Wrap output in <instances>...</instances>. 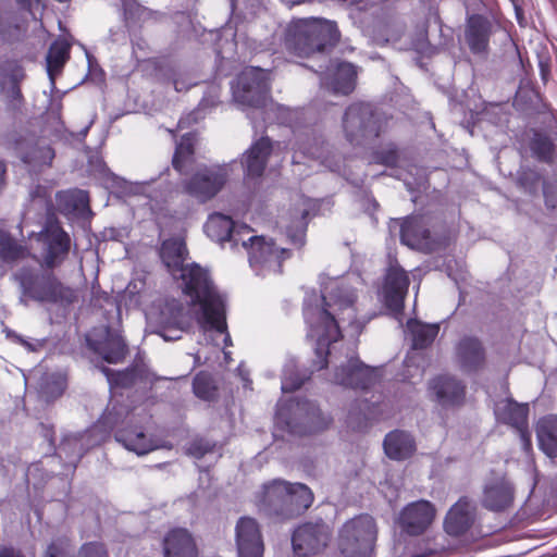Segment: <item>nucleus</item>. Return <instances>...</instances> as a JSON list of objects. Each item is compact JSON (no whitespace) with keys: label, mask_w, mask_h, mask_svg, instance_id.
Listing matches in <instances>:
<instances>
[{"label":"nucleus","mask_w":557,"mask_h":557,"mask_svg":"<svg viewBox=\"0 0 557 557\" xmlns=\"http://www.w3.org/2000/svg\"><path fill=\"white\" fill-rule=\"evenodd\" d=\"M513 499V488L505 478L490 480L483 491L482 505L493 511H502Z\"/></svg>","instance_id":"28"},{"label":"nucleus","mask_w":557,"mask_h":557,"mask_svg":"<svg viewBox=\"0 0 557 557\" xmlns=\"http://www.w3.org/2000/svg\"><path fill=\"white\" fill-rule=\"evenodd\" d=\"M150 418L144 409L136 407L128 410L125 405L110 403L89 430L64 436L57 454L60 458L64 456L67 463L75 467L89 447L98 445L111 432H114L116 442L138 456L159 448H171V445L168 446L162 441L147 434L145 425Z\"/></svg>","instance_id":"3"},{"label":"nucleus","mask_w":557,"mask_h":557,"mask_svg":"<svg viewBox=\"0 0 557 557\" xmlns=\"http://www.w3.org/2000/svg\"><path fill=\"white\" fill-rule=\"evenodd\" d=\"M398 158V150L394 144H388L381 150L374 151L372 154V161L374 163L391 168L397 164Z\"/></svg>","instance_id":"48"},{"label":"nucleus","mask_w":557,"mask_h":557,"mask_svg":"<svg viewBox=\"0 0 557 557\" xmlns=\"http://www.w3.org/2000/svg\"><path fill=\"white\" fill-rule=\"evenodd\" d=\"M8 66L11 71L10 78L12 84H18L25 76L23 67L17 63H9Z\"/></svg>","instance_id":"57"},{"label":"nucleus","mask_w":557,"mask_h":557,"mask_svg":"<svg viewBox=\"0 0 557 557\" xmlns=\"http://www.w3.org/2000/svg\"><path fill=\"white\" fill-rule=\"evenodd\" d=\"M234 101L247 112V117L257 133L263 124L277 123L292 128L294 135L293 162L302 159L318 161L332 171L334 166L329 158V150L321 135L313 126H300L298 121L304 111L274 103L270 95V72L260 67H246L231 84Z\"/></svg>","instance_id":"2"},{"label":"nucleus","mask_w":557,"mask_h":557,"mask_svg":"<svg viewBox=\"0 0 557 557\" xmlns=\"http://www.w3.org/2000/svg\"><path fill=\"white\" fill-rule=\"evenodd\" d=\"M175 280L181 281L183 293L190 297L191 304L187 307L196 310V319H208L210 310L221 314L226 299L214 286L207 269L197 263L186 264Z\"/></svg>","instance_id":"7"},{"label":"nucleus","mask_w":557,"mask_h":557,"mask_svg":"<svg viewBox=\"0 0 557 557\" xmlns=\"http://www.w3.org/2000/svg\"><path fill=\"white\" fill-rule=\"evenodd\" d=\"M543 194L545 199V205L549 209L557 208V186L552 183H544Z\"/></svg>","instance_id":"54"},{"label":"nucleus","mask_w":557,"mask_h":557,"mask_svg":"<svg viewBox=\"0 0 557 557\" xmlns=\"http://www.w3.org/2000/svg\"><path fill=\"white\" fill-rule=\"evenodd\" d=\"M15 280L20 284L23 297L38 302L66 307L76 299L75 290L61 283L52 274L22 268L15 273Z\"/></svg>","instance_id":"10"},{"label":"nucleus","mask_w":557,"mask_h":557,"mask_svg":"<svg viewBox=\"0 0 557 557\" xmlns=\"http://www.w3.org/2000/svg\"><path fill=\"white\" fill-rule=\"evenodd\" d=\"M194 144L195 136L191 133L183 135L181 140L176 144L172 164L182 175L189 172L194 162Z\"/></svg>","instance_id":"40"},{"label":"nucleus","mask_w":557,"mask_h":557,"mask_svg":"<svg viewBox=\"0 0 557 557\" xmlns=\"http://www.w3.org/2000/svg\"><path fill=\"white\" fill-rule=\"evenodd\" d=\"M154 182L156 180L153 178L144 182H128L124 178H120V186L128 194L141 195L147 194Z\"/></svg>","instance_id":"50"},{"label":"nucleus","mask_w":557,"mask_h":557,"mask_svg":"<svg viewBox=\"0 0 557 557\" xmlns=\"http://www.w3.org/2000/svg\"><path fill=\"white\" fill-rule=\"evenodd\" d=\"M122 5H123L124 14H125L126 17H127L128 14L131 16L134 14V10H135V7H136L135 0H122Z\"/></svg>","instance_id":"60"},{"label":"nucleus","mask_w":557,"mask_h":557,"mask_svg":"<svg viewBox=\"0 0 557 557\" xmlns=\"http://www.w3.org/2000/svg\"><path fill=\"white\" fill-rule=\"evenodd\" d=\"M87 344L109 363L123 361L127 354V346L123 337L119 333L112 332L109 327L106 329L102 341H96L92 338V335H89Z\"/></svg>","instance_id":"25"},{"label":"nucleus","mask_w":557,"mask_h":557,"mask_svg":"<svg viewBox=\"0 0 557 557\" xmlns=\"http://www.w3.org/2000/svg\"><path fill=\"white\" fill-rule=\"evenodd\" d=\"M60 111H61V103L58 102L55 104V107L51 108V110H50V112L48 114L53 116L55 120L60 121Z\"/></svg>","instance_id":"62"},{"label":"nucleus","mask_w":557,"mask_h":557,"mask_svg":"<svg viewBox=\"0 0 557 557\" xmlns=\"http://www.w3.org/2000/svg\"><path fill=\"white\" fill-rule=\"evenodd\" d=\"M160 257L173 278L186 264L187 249L184 239L173 237L163 240L160 248Z\"/></svg>","instance_id":"33"},{"label":"nucleus","mask_w":557,"mask_h":557,"mask_svg":"<svg viewBox=\"0 0 557 557\" xmlns=\"http://www.w3.org/2000/svg\"><path fill=\"white\" fill-rule=\"evenodd\" d=\"M494 413L497 421L517 429L521 437L525 440L529 414L528 404H519L511 398H506L495 405Z\"/></svg>","instance_id":"26"},{"label":"nucleus","mask_w":557,"mask_h":557,"mask_svg":"<svg viewBox=\"0 0 557 557\" xmlns=\"http://www.w3.org/2000/svg\"><path fill=\"white\" fill-rule=\"evenodd\" d=\"M383 447L388 458L405 460L414 453L416 443L409 433L395 430L386 434Z\"/></svg>","instance_id":"35"},{"label":"nucleus","mask_w":557,"mask_h":557,"mask_svg":"<svg viewBox=\"0 0 557 557\" xmlns=\"http://www.w3.org/2000/svg\"><path fill=\"white\" fill-rule=\"evenodd\" d=\"M30 198L34 206L39 209H48L51 205L50 190L46 187L36 186L30 190Z\"/></svg>","instance_id":"51"},{"label":"nucleus","mask_w":557,"mask_h":557,"mask_svg":"<svg viewBox=\"0 0 557 557\" xmlns=\"http://www.w3.org/2000/svg\"><path fill=\"white\" fill-rule=\"evenodd\" d=\"M92 123H94V121L91 120V121H90V123H89L85 128H83V129L81 131V135H82L83 137H85V136L87 135L88 129H89V127H90V125H91Z\"/></svg>","instance_id":"64"},{"label":"nucleus","mask_w":557,"mask_h":557,"mask_svg":"<svg viewBox=\"0 0 557 557\" xmlns=\"http://www.w3.org/2000/svg\"><path fill=\"white\" fill-rule=\"evenodd\" d=\"M164 557H198L191 534L186 529L171 530L163 541Z\"/></svg>","instance_id":"29"},{"label":"nucleus","mask_w":557,"mask_h":557,"mask_svg":"<svg viewBox=\"0 0 557 557\" xmlns=\"http://www.w3.org/2000/svg\"><path fill=\"white\" fill-rule=\"evenodd\" d=\"M45 557H75L74 547L67 537H58L48 546Z\"/></svg>","instance_id":"47"},{"label":"nucleus","mask_w":557,"mask_h":557,"mask_svg":"<svg viewBox=\"0 0 557 557\" xmlns=\"http://www.w3.org/2000/svg\"><path fill=\"white\" fill-rule=\"evenodd\" d=\"M426 215H410L401 220L393 219L388 228L393 232L399 226V236L403 245L423 252H431L434 249V240L429 228Z\"/></svg>","instance_id":"16"},{"label":"nucleus","mask_w":557,"mask_h":557,"mask_svg":"<svg viewBox=\"0 0 557 557\" xmlns=\"http://www.w3.org/2000/svg\"><path fill=\"white\" fill-rule=\"evenodd\" d=\"M196 84L197 82L187 74H175L173 77V86L178 92L185 91Z\"/></svg>","instance_id":"55"},{"label":"nucleus","mask_w":557,"mask_h":557,"mask_svg":"<svg viewBox=\"0 0 557 557\" xmlns=\"http://www.w3.org/2000/svg\"><path fill=\"white\" fill-rule=\"evenodd\" d=\"M387 117L371 103L354 102L347 107L342 120L343 133L352 146H367L385 132Z\"/></svg>","instance_id":"9"},{"label":"nucleus","mask_w":557,"mask_h":557,"mask_svg":"<svg viewBox=\"0 0 557 557\" xmlns=\"http://www.w3.org/2000/svg\"><path fill=\"white\" fill-rule=\"evenodd\" d=\"M203 230L208 237L222 246L230 243L234 249L242 245L258 275L281 273L282 262L290 257L289 250L278 248L272 239L251 235L252 230L248 225L236 224L231 216L219 212L209 215Z\"/></svg>","instance_id":"5"},{"label":"nucleus","mask_w":557,"mask_h":557,"mask_svg":"<svg viewBox=\"0 0 557 557\" xmlns=\"http://www.w3.org/2000/svg\"><path fill=\"white\" fill-rule=\"evenodd\" d=\"M16 2L25 10L32 11L35 5H38L40 0H16Z\"/></svg>","instance_id":"61"},{"label":"nucleus","mask_w":557,"mask_h":557,"mask_svg":"<svg viewBox=\"0 0 557 557\" xmlns=\"http://www.w3.org/2000/svg\"><path fill=\"white\" fill-rule=\"evenodd\" d=\"M70 44L64 39L54 40L46 57V70L51 91L55 89V76L59 75L70 58Z\"/></svg>","instance_id":"36"},{"label":"nucleus","mask_w":557,"mask_h":557,"mask_svg":"<svg viewBox=\"0 0 557 557\" xmlns=\"http://www.w3.org/2000/svg\"><path fill=\"white\" fill-rule=\"evenodd\" d=\"M218 96H215L214 98H212L210 101L206 98H203L198 108L195 109L193 112L188 113L186 116L182 117L180 121H178V127L180 128H184L186 125H189L191 123H197L200 119L203 117V112H205V109L208 107V106H214L215 104V98Z\"/></svg>","instance_id":"49"},{"label":"nucleus","mask_w":557,"mask_h":557,"mask_svg":"<svg viewBox=\"0 0 557 557\" xmlns=\"http://www.w3.org/2000/svg\"><path fill=\"white\" fill-rule=\"evenodd\" d=\"M376 534V524L371 516H357L342 527L338 547L346 557H370Z\"/></svg>","instance_id":"11"},{"label":"nucleus","mask_w":557,"mask_h":557,"mask_svg":"<svg viewBox=\"0 0 557 557\" xmlns=\"http://www.w3.org/2000/svg\"><path fill=\"white\" fill-rule=\"evenodd\" d=\"M0 557H25L20 550L12 547L0 548Z\"/></svg>","instance_id":"59"},{"label":"nucleus","mask_w":557,"mask_h":557,"mask_svg":"<svg viewBox=\"0 0 557 557\" xmlns=\"http://www.w3.org/2000/svg\"><path fill=\"white\" fill-rule=\"evenodd\" d=\"M16 149L29 173L34 174L49 168L55 156L54 150L42 139L18 143Z\"/></svg>","instance_id":"21"},{"label":"nucleus","mask_w":557,"mask_h":557,"mask_svg":"<svg viewBox=\"0 0 557 557\" xmlns=\"http://www.w3.org/2000/svg\"><path fill=\"white\" fill-rule=\"evenodd\" d=\"M271 151V139L262 136L243 153L240 163L248 180L258 178L263 174Z\"/></svg>","instance_id":"23"},{"label":"nucleus","mask_w":557,"mask_h":557,"mask_svg":"<svg viewBox=\"0 0 557 557\" xmlns=\"http://www.w3.org/2000/svg\"><path fill=\"white\" fill-rule=\"evenodd\" d=\"M429 47V41L426 37V29L422 28L419 30L417 38L412 40L410 48L417 52L424 53L426 52Z\"/></svg>","instance_id":"56"},{"label":"nucleus","mask_w":557,"mask_h":557,"mask_svg":"<svg viewBox=\"0 0 557 557\" xmlns=\"http://www.w3.org/2000/svg\"><path fill=\"white\" fill-rule=\"evenodd\" d=\"M193 392L196 397L210 401L216 398L218 388L210 373L200 371L193 381Z\"/></svg>","instance_id":"44"},{"label":"nucleus","mask_w":557,"mask_h":557,"mask_svg":"<svg viewBox=\"0 0 557 557\" xmlns=\"http://www.w3.org/2000/svg\"><path fill=\"white\" fill-rule=\"evenodd\" d=\"M530 150L536 160L548 164L554 162L556 153L555 144L546 134L534 133L530 141Z\"/></svg>","instance_id":"43"},{"label":"nucleus","mask_w":557,"mask_h":557,"mask_svg":"<svg viewBox=\"0 0 557 557\" xmlns=\"http://www.w3.org/2000/svg\"><path fill=\"white\" fill-rule=\"evenodd\" d=\"M274 422L277 429L295 435H306L325 430L332 418L308 399L292 398L276 405Z\"/></svg>","instance_id":"8"},{"label":"nucleus","mask_w":557,"mask_h":557,"mask_svg":"<svg viewBox=\"0 0 557 557\" xmlns=\"http://www.w3.org/2000/svg\"><path fill=\"white\" fill-rule=\"evenodd\" d=\"M65 389V379L59 373L46 375L40 383V396L50 401L61 396Z\"/></svg>","instance_id":"45"},{"label":"nucleus","mask_w":557,"mask_h":557,"mask_svg":"<svg viewBox=\"0 0 557 557\" xmlns=\"http://www.w3.org/2000/svg\"><path fill=\"white\" fill-rule=\"evenodd\" d=\"M405 30L404 24L394 17L379 20L371 30V38L376 45L397 42Z\"/></svg>","instance_id":"38"},{"label":"nucleus","mask_w":557,"mask_h":557,"mask_svg":"<svg viewBox=\"0 0 557 557\" xmlns=\"http://www.w3.org/2000/svg\"><path fill=\"white\" fill-rule=\"evenodd\" d=\"M78 557H109L103 544L90 542L84 544L79 549Z\"/></svg>","instance_id":"53"},{"label":"nucleus","mask_w":557,"mask_h":557,"mask_svg":"<svg viewBox=\"0 0 557 557\" xmlns=\"http://www.w3.org/2000/svg\"><path fill=\"white\" fill-rule=\"evenodd\" d=\"M197 323L205 335L219 334L223 336L225 347L232 346V338L227 332L226 325V302L222 305L221 314L215 313L214 310H210L208 311V319H197Z\"/></svg>","instance_id":"39"},{"label":"nucleus","mask_w":557,"mask_h":557,"mask_svg":"<svg viewBox=\"0 0 557 557\" xmlns=\"http://www.w3.org/2000/svg\"><path fill=\"white\" fill-rule=\"evenodd\" d=\"M359 275L343 278H330L322 284L321 307L314 292L307 293L304 300V318L307 324V337L314 343L315 360L310 373L300 371L295 358L286 359L281 379L283 393H290L301 387L310 374L327 366V357L332 355L331 345L342 337V327L347 325L354 334H360L373 315L360 312L357 302L356 284Z\"/></svg>","instance_id":"1"},{"label":"nucleus","mask_w":557,"mask_h":557,"mask_svg":"<svg viewBox=\"0 0 557 557\" xmlns=\"http://www.w3.org/2000/svg\"><path fill=\"white\" fill-rule=\"evenodd\" d=\"M55 201L58 210L64 215L85 216L90 212L88 194L82 189L59 191Z\"/></svg>","instance_id":"34"},{"label":"nucleus","mask_w":557,"mask_h":557,"mask_svg":"<svg viewBox=\"0 0 557 557\" xmlns=\"http://www.w3.org/2000/svg\"><path fill=\"white\" fill-rule=\"evenodd\" d=\"M409 287V277L399 265H391L384 277L379 296L385 308L393 315H401L404 300Z\"/></svg>","instance_id":"17"},{"label":"nucleus","mask_w":557,"mask_h":557,"mask_svg":"<svg viewBox=\"0 0 557 557\" xmlns=\"http://www.w3.org/2000/svg\"><path fill=\"white\" fill-rule=\"evenodd\" d=\"M379 380V369L364 364L355 350H350L345 362L336 367L332 382L352 389L366 391Z\"/></svg>","instance_id":"14"},{"label":"nucleus","mask_w":557,"mask_h":557,"mask_svg":"<svg viewBox=\"0 0 557 557\" xmlns=\"http://www.w3.org/2000/svg\"><path fill=\"white\" fill-rule=\"evenodd\" d=\"M99 370L104 374L110 387H129L134 385L137 379H149V374L141 368L132 367L123 371H113L104 366L99 367Z\"/></svg>","instance_id":"41"},{"label":"nucleus","mask_w":557,"mask_h":557,"mask_svg":"<svg viewBox=\"0 0 557 557\" xmlns=\"http://www.w3.org/2000/svg\"><path fill=\"white\" fill-rule=\"evenodd\" d=\"M213 447L214 445L211 442L203 438H199L190 443V445L187 448V453L188 455L197 459H200L206 454L212 451Z\"/></svg>","instance_id":"52"},{"label":"nucleus","mask_w":557,"mask_h":557,"mask_svg":"<svg viewBox=\"0 0 557 557\" xmlns=\"http://www.w3.org/2000/svg\"><path fill=\"white\" fill-rule=\"evenodd\" d=\"M429 388L444 408L459 406L465 400V385L453 376L440 375L430 382Z\"/></svg>","instance_id":"24"},{"label":"nucleus","mask_w":557,"mask_h":557,"mask_svg":"<svg viewBox=\"0 0 557 557\" xmlns=\"http://www.w3.org/2000/svg\"><path fill=\"white\" fill-rule=\"evenodd\" d=\"M313 208V200L301 197V202L292 214L290 222L284 225L286 236L290 244L297 247L304 246L307 230V216Z\"/></svg>","instance_id":"32"},{"label":"nucleus","mask_w":557,"mask_h":557,"mask_svg":"<svg viewBox=\"0 0 557 557\" xmlns=\"http://www.w3.org/2000/svg\"><path fill=\"white\" fill-rule=\"evenodd\" d=\"M456 358L463 372H475L484 364V348L478 338L466 336L456 346Z\"/></svg>","instance_id":"27"},{"label":"nucleus","mask_w":557,"mask_h":557,"mask_svg":"<svg viewBox=\"0 0 557 557\" xmlns=\"http://www.w3.org/2000/svg\"><path fill=\"white\" fill-rule=\"evenodd\" d=\"M438 330L437 324H424L414 319L407 322V333L411 336L414 349H422L431 345L437 336Z\"/></svg>","instance_id":"42"},{"label":"nucleus","mask_w":557,"mask_h":557,"mask_svg":"<svg viewBox=\"0 0 557 557\" xmlns=\"http://www.w3.org/2000/svg\"><path fill=\"white\" fill-rule=\"evenodd\" d=\"M331 530L322 520L299 525L293 533L292 545L299 556L314 555L326 547Z\"/></svg>","instance_id":"18"},{"label":"nucleus","mask_w":557,"mask_h":557,"mask_svg":"<svg viewBox=\"0 0 557 557\" xmlns=\"http://www.w3.org/2000/svg\"><path fill=\"white\" fill-rule=\"evenodd\" d=\"M339 40L334 21L307 17L289 24L285 36L286 50L299 58L317 57L322 63L310 69L320 77L321 87L334 95L347 96L357 84V69L346 61L326 59V52Z\"/></svg>","instance_id":"4"},{"label":"nucleus","mask_w":557,"mask_h":557,"mask_svg":"<svg viewBox=\"0 0 557 557\" xmlns=\"http://www.w3.org/2000/svg\"><path fill=\"white\" fill-rule=\"evenodd\" d=\"M36 240L41 245L42 261L49 269L62 264L71 249L70 235L55 222L48 221Z\"/></svg>","instance_id":"15"},{"label":"nucleus","mask_w":557,"mask_h":557,"mask_svg":"<svg viewBox=\"0 0 557 557\" xmlns=\"http://www.w3.org/2000/svg\"><path fill=\"white\" fill-rule=\"evenodd\" d=\"M232 165L233 163L198 168L189 177L183 180V193L198 202H207L222 190L230 178Z\"/></svg>","instance_id":"12"},{"label":"nucleus","mask_w":557,"mask_h":557,"mask_svg":"<svg viewBox=\"0 0 557 557\" xmlns=\"http://www.w3.org/2000/svg\"><path fill=\"white\" fill-rule=\"evenodd\" d=\"M492 34L491 22L482 15L469 17L466 28V41L473 53H483L487 50Z\"/></svg>","instance_id":"30"},{"label":"nucleus","mask_w":557,"mask_h":557,"mask_svg":"<svg viewBox=\"0 0 557 557\" xmlns=\"http://www.w3.org/2000/svg\"><path fill=\"white\" fill-rule=\"evenodd\" d=\"M238 557H262L263 542L255 519L242 517L236 524Z\"/></svg>","instance_id":"20"},{"label":"nucleus","mask_w":557,"mask_h":557,"mask_svg":"<svg viewBox=\"0 0 557 557\" xmlns=\"http://www.w3.org/2000/svg\"><path fill=\"white\" fill-rule=\"evenodd\" d=\"M312 503L313 494L307 485L280 479L264 484L259 497L262 510L284 519L302 513Z\"/></svg>","instance_id":"6"},{"label":"nucleus","mask_w":557,"mask_h":557,"mask_svg":"<svg viewBox=\"0 0 557 557\" xmlns=\"http://www.w3.org/2000/svg\"><path fill=\"white\" fill-rule=\"evenodd\" d=\"M7 337L8 338H12L13 341H15L16 343H20L22 344L23 346H25L29 351H35L37 349V347L39 346L38 343H30L28 341H25L21 335L12 332V331H9L7 333Z\"/></svg>","instance_id":"58"},{"label":"nucleus","mask_w":557,"mask_h":557,"mask_svg":"<svg viewBox=\"0 0 557 557\" xmlns=\"http://www.w3.org/2000/svg\"><path fill=\"white\" fill-rule=\"evenodd\" d=\"M11 96L13 99H20L21 98V90L18 87V84H12L11 86Z\"/></svg>","instance_id":"63"},{"label":"nucleus","mask_w":557,"mask_h":557,"mask_svg":"<svg viewBox=\"0 0 557 557\" xmlns=\"http://www.w3.org/2000/svg\"><path fill=\"white\" fill-rule=\"evenodd\" d=\"M539 446L548 457H557V416L542 418L536 425Z\"/></svg>","instance_id":"37"},{"label":"nucleus","mask_w":557,"mask_h":557,"mask_svg":"<svg viewBox=\"0 0 557 557\" xmlns=\"http://www.w3.org/2000/svg\"><path fill=\"white\" fill-rule=\"evenodd\" d=\"M436 515L434 505L429 500H417L405 506L398 516L400 529L409 535H420L432 524Z\"/></svg>","instance_id":"19"},{"label":"nucleus","mask_w":557,"mask_h":557,"mask_svg":"<svg viewBox=\"0 0 557 557\" xmlns=\"http://www.w3.org/2000/svg\"><path fill=\"white\" fill-rule=\"evenodd\" d=\"M197 322L196 310L186 307L177 299H166L156 319L154 333L164 341H177L182 334Z\"/></svg>","instance_id":"13"},{"label":"nucleus","mask_w":557,"mask_h":557,"mask_svg":"<svg viewBox=\"0 0 557 557\" xmlns=\"http://www.w3.org/2000/svg\"><path fill=\"white\" fill-rule=\"evenodd\" d=\"M382 404H369L368 400H357L351 405L347 414L346 423L349 428L357 431H362L368 426L370 420H384L388 416L385 414L381 407Z\"/></svg>","instance_id":"31"},{"label":"nucleus","mask_w":557,"mask_h":557,"mask_svg":"<svg viewBox=\"0 0 557 557\" xmlns=\"http://www.w3.org/2000/svg\"><path fill=\"white\" fill-rule=\"evenodd\" d=\"M25 255V249L8 235L0 236V259L12 262Z\"/></svg>","instance_id":"46"},{"label":"nucleus","mask_w":557,"mask_h":557,"mask_svg":"<svg viewBox=\"0 0 557 557\" xmlns=\"http://www.w3.org/2000/svg\"><path fill=\"white\" fill-rule=\"evenodd\" d=\"M476 506L473 500L468 497H461L448 510L444 529L447 534L459 536L470 530L475 520Z\"/></svg>","instance_id":"22"}]
</instances>
